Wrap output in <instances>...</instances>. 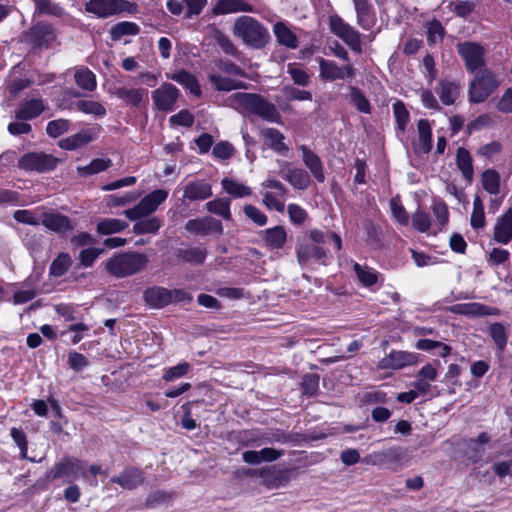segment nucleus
I'll list each match as a JSON object with an SVG mask.
<instances>
[{
	"label": "nucleus",
	"instance_id": "f257e3e1",
	"mask_svg": "<svg viewBox=\"0 0 512 512\" xmlns=\"http://www.w3.org/2000/svg\"><path fill=\"white\" fill-rule=\"evenodd\" d=\"M229 106L242 114H252L276 124L282 123V116L275 104L256 93L237 92L228 98Z\"/></svg>",
	"mask_w": 512,
	"mask_h": 512
},
{
	"label": "nucleus",
	"instance_id": "f03ea898",
	"mask_svg": "<svg viewBox=\"0 0 512 512\" xmlns=\"http://www.w3.org/2000/svg\"><path fill=\"white\" fill-rule=\"evenodd\" d=\"M326 239V233L319 229H312L296 238L295 253L300 267H307L311 262L327 265L329 252L322 246Z\"/></svg>",
	"mask_w": 512,
	"mask_h": 512
},
{
	"label": "nucleus",
	"instance_id": "7ed1b4c3",
	"mask_svg": "<svg viewBox=\"0 0 512 512\" xmlns=\"http://www.w3.org/2000/svg\"><path fill=\"white\" fill-rule=\"evenodd\" d=\"M234 36L253 49H262L270 41L268 29L257 19L251 16L236 18L232 28Z\"/></svg>",
	"mask_w": 512,
	"mask_h": 512
},
{
	"label": "nucleus",
	"instance_id": "20e7f679",
	"mask_svg": "<svg viewBox=\"0 0 512 512\" xmlns=\"http://www.w3.org/2000/svg\"><path fill=\"white\" fill-rule=\"evenodd\" d=\"M147 263L148 258L145 254L124 252L109 258L105 263V269L117 278H124L138 273L145 268Z\"/></svg>",
	"mask_w": 512,
	"mask_h": 512
},
{
	"label": "nucleus",
	"instance_id": "39448f33",
	"mask_svg": "<svg viewBox=\"0 0 512 512\" xmlns=\"http://www.w3.org/2000/svg\"><path fill=\"white\" fill-rule=\"evenodd\" d=\"M79 477H87L86 463L83 460L69 455L62 457L45 474V478L48 482L64 479L65 482L72 483Z\"/></svg>",
	"mask_w": 512,
	"mask_h": 512
},
{
	"label": "nucleus",
	"instance_id": "423d86ee",
	"mask_svg": "<svg viewBox=\"0 0 512 512\" xmlns=\"http://www.w3.org/2000/svg\"><path fill=\"white\" fill-rule=\"evenodd\" d=\"M85 11L99 18H107L122 12L135 14L138 5L127 0H89L85 3Z\"/></svg>",
	"mask_w": 512,
	"mask_h": 512
},
{
	"label": "nucleus",
	"instance_id": "0eeeda50",
	"mask_svg": "<svg viewBox=\"0 0 512 512\" xmlns=\"http://www.w3.org/2000/svg\"><path fill=\"white\" fill-rule=\"evenodd\" d=\"M495 75L487 69L475 72L474 80L469 85V100L472 103L485 101L498 87Z\"/></svg>",
	"mask_w": 512,
	"mask_h": 512
},
{
	"label": "nucleus",
	"instance_id": "6e6552de",
	"mask_svg": "<svg viewBox=\"0 0 512 512\" xmlns=\"http://www.w3.org/2000/svg\"><path fill=\"white\" fill-rule=\"evenodd\" d=\"M56 38V29L52 24L45 21L35 23L23 34L25 43L39 49H48L56 41Z\"/></svg>",
	"mask_w": 512,
	"mask_h": 512
},
{
	"label": "nucleus",
	"instance_id": "1a4fd4ad",
	"mask_svg": "<svg viewBox=\"0 0 512 512\" xmlns=\"http://www.w3.org/2000/svg\"><path fill=\"white\" fill-rule=\"evenodd\" d=\"M168 192L163 189H157L146 195L141 201L131 209H127L123 214L129 220H137L146 217L156 211L158 206L166 200Z\"/></svg>",
	"mask_w": 512,
	"mask_h": 512
},
{
	"label": "nucleus",
	"instance_id": "9d476101",
	"mask_svg": "<svg viewBox=\"0 0 512 512\" xmlns=\"http://www.w3.org/2000/svg\"><path fill=\"white\" fill-rule=\"evenodd\" d=\"M59 159L44 152H29L18 160V167L25 171H36L39 173L52 171L58 164Z\"/></svg>",
	"mask_w": 512,
	"mask_h": 512
},
{
	"label": "nucleus",
	"instance_id": "9b49d317",
	"mask_svg": "<svg viewBox=\"0 0 512 512\" xmlns=\"http://www.w3.org/2000/svg\"><path fill=\"white\" fill-rule=\"evenodd\" d=\"M329 25L332 33L341 38L353 51L362 52L361 34L354 27L345 23L337 14L329 17Z\"/></svg>",
	"mask_w": 512,
	"mask_h": 512
},
{
	"label": "nucleus",
	"instance_id": "f8f14e48",
	"mask_svg": "<svg viewBox=\"0 0 512 512\" xmlns=\"http://www.w3.org/2000/svg\"><path fill=\"white\" fill-rule=\"evenodd\" d=\"M457 51L465 62L466 69L475 73L485 66V50L475 42H463L457 44Z\"/></svg>",
	"mask_w": 512,
	"mask_h": 512
},
{
	"label": "nucleus",
	"instance_id": "ddd939ff",
	"mask_svg": "<svg viewBox=\"0 0 512 512\" xmlns=\"http://www.w3.org/2000/svg\"><path fill=\"white\" fill-rule=\"evenodd\" d=\"M319 77L323 81L333 82L335 80L353 79L356 69L352 64L339 66L332 60L319 58Z\"/></svg>",
	"mask_w": 512,
	"mask_h": 512
},
{
	"label": "nucleus",
	"instance_id": "4468645a",
	"mask_svg": "<svg viewBox=\"0 0 512 512\" xmlns=\"http://www.w3.org/2000/svg\"><path fill=\"white\" fill-rule=\"evenodd\" d=\"M258 475L265 487L268 489H278L286 486L292 479L297 477V468H262L259 470Z\"/></svg>",
	"mask_w": 512,
	"mask_h": 512
},
{
	"label": "nucleus",
	"instance_id": "2eb2a0df",
	"mask_svg": "<svg viewBox=\"0 0 512 512\" xmlns=\"http://www.w3.org/2000/svg\"><path fill=\"white\" fill-rule=\"evenodd\" d=\"M185 230L197 236H207L210 234L220 236L224 232L222 222L211 216L195 218L187 221L185 224Z\"/></svg>",
	"mask_w": 512,
	"mask_h": 512
},
{
	"label": "nucleus",
	"instance_id": "dca6fc26",
	"mask_svg": "<svg viewBox=\"0 0 512 512\" xmlns=\"http://www.w3.org/2000/svg\"><path fill=\"white\" fill-rule=\"evenodd\" d=\"M179 97L178 89L171 83H164L152 92V99L160 111H172Z\"/></svg>",
	"mask_w": 512,
	"mask_h": 512
},
{
	"label": "nucleus",
	"instance_id": "f3484780",
	"mask_svg": "<svg viewBox=\"0 0 512 512\" xmlns=\"http://www.w3.org/2000/svg\"><path fill=\"white\" fill-rule=\"evenodd\" d=\"M407 456V449L393 446L388 449L374 452L366 458V463L374 466H388L401 462Z\"/></svg>",
	"mask_w": 512,
	"mask_h": 512
},
{
	"label": "nucleus",
	"instance_id": "a211bd4d",
	"mask_svg": "<svg viewBox=\"0 0 512 512\" xmlns=\"http://www.w3.org/2000/svg\"><path fill=\"white\" fill-rule=\"evenodd\" d=\"M418 362L417 355L406 351H392L381 359L379 367L382 369H402L406 366L415 365Z\"/></svg>",
	"mask_w": 512,
	"mask_h": 512
},
{
	"label": "nucleus",
	"instance_id": "6ab92c4d",
	"mask_svg": "<svg viewBox=\"0 0 512 512\" xmlns=\"http://www.w3.org/2000/svg\"><path fill=\"white\" fill-rule=\"evenodd\" d=\"M212 196V186L206 180H193L183 187V200L204 201Z\"/></svg>",
	"mask_w": 512,
	"mask_h": 512
},
{
	"label": "nucleus",
	"instance_id": "aec40b11",
	"mask_svg": "<svg viewBox=\"0 0 512 512\" xmlns=\"http://www.w3.org/2000/svg\"><path fill=\"white\" fill-rule=\"evenodd\" d=\"M41 224L59 234H65L74 229V224L67 216L53 212H43Z\"/></svg>",
	"mask_w": 512,
	"mask_h": 512
},
{
	"label": "nucleus",
	"instance_id": "412c9836",
	"mask_svg": "<svg viewBox=\"0 0 512 512\" xmlns=\"http://www.w3.org/2000/svg\"><path fill=\"white\" fill-rule=\"evenodd\" d=\"M450 311L456 314L477 317L488 315L498 316L500 314V310L498 308L490 307L477 302L456 304L450 307Z\"/></svg>",
	"mask_w": 512,
	"mask_h": 512
},
{
	"label": "nucleus",
	"instance_id": "4be33fe9",
	"mask_svg": "<svg viewBox=\"0 0 512 512\" xmlns=\"http://www.w3.org/2000/svg\"><path fill=\"white\" fill-rule=\"evenodd\" d=\"M259 135L264 140V144L272 149L274 152L285 155L289 147L285 143V136L282 132L275 128H262L259 130Z\"/></svg>",
	"mask_w": 512,
	"mask_h": 512
},
{
	"label": "nucleus",
	"instance_id": "5701e85b",
	"mask_svg": "<svg viewBox=\"0 0 512 512\" xmlns=\"http://www.w3.org/2000/svg\"><path fill=\"white\" fill-rule=\"evenodd\" d=\"M143 472L135 467H128L124 469L118 476L110 479L112 483L120 485L127 490H133L144 482Z\"/></svg>",
	"mask_w": 512,
	"mask_h": 512
},
{
	"label": "nucleus",
	"instance_id": "b1692460",
	"mask_svg": "<svg viewBox=\"0 0 512 512\" xmlns=\"http://www.w3.org/2000/svg\"><path fill=\"white\" fill-rule=\"evenodd\" d=\"M238 12H255V9L245 0H218L212 8L214 16Z\"/></svg>",
	"mask_w": 512,
	"mask_h": 512
},
{
	"label": "nucleus",
	"instance_id": "393cba45",
	"mask_svg": "<svg viewBox=\"0 0 512 512\" xmlns=\"http://www.w3.org/2000/svg\"><path fill=\"white\" fill-rule=\"evenodd\" d=\"M143 299L147 306L161 309L170 304L168 289L161 286L148 287L143 292Z\"/></svg>",
	"mask_w": 512,
	"mask_h": 512
},
{
	"label": "nucleus",
	"instance_id": "a878e982",
	"mask_svg": "<svg viewBox=\"0 0 512 512\" xmlns=\"http://www.w3.org/2000/svg\"><path fill=\"white\" fill-rule=\"evenodd\" d=\"M512 239V208H509L496 221L494 227V240L501 244H507Z\"/></svg>",
	"mask_w": 512,
	"mask_h": 512
},
{
	"label": "nucleus",
	"instance_id": "bb28decb",
	"mask_svg": "<svg viewBox=\"0 0 512 512\" xmlns=\"http://www.w3.org/2000/svg\"><path fill=\"white\" fill-rule=\"evenodd\" d=\"M259 235L264 241L265 246L272 250L283 248L287 241L286 230L281 225L263 230Z\"/></svg>",
	"mask_w": 512,
	"mask_h": 512
},
{
	"label": "nucleus",
	"instance_id": "cd10ccee",
	"mask_svg": "<svg viewBox=\"0 0 512 512\" xmlns=\"http://www.w3.org/2000/svg\"><path fill=\"white\" fill-rule=\"evenodd\" d=\"M299 150L302 152V160L304 164L310 170L314 178L318 182H324L325 175L323 172V164L319 156L305 145H301Z\"/></svg>",
	"mask_w": 512,
	"mask_h": 512
},
{
	"label": "nucleus",
	"instance_id": "c85d7f7f",
	"mask_svg": "<svg viewBox=\"0 0 512 512\" xmlns=\"http://www.w3.org/2000/svg\"><path fill=\"white\" fill-rule=\"evenodd\" d=\"M208 79L213 85L215 90L229 92L235 89H246V83L232 79L230 77L222 76L219 73L211 72L208 74Z\"/></svg>",
	"mask_w": 512,
	"mask_h": 512
},
{
	"label": "nucleus",
	"instance_id": "c756f323",
	"mask_svg": "<svg viewBox=\"0 0 512 512\" xmlns=\"http://www.w3.org/2000/svg\"><path fill=\"white\" fill-rule=\"evenodd\" d=\"M45 110V106L41 99H31L22 104L15 112L17 120L26 121L38 117Z\"/></svg>",
	"mask_w": 512,
	"mask_h": 512
},
{
	"label": "nucleus",
	"instance_id": "7c9ffc66",
	"mask_svg": "<svg viewBox=\"0 0 512 512\" xmlns=\"http://www.w3.org/2000/svg\"><path fill=\"white\" fill-rule=\"evenodd\" d=\"M418 129V143L416 151L420 153H428L432 149V133L429 121L420 119L417 124Z\"/></svg>",
	"mask_w": 512,
	"mask_h": 512
},
{
	"label": "nucleus",
	"instance_id": "2f4dec72",
	"mask_svg": "<svg viewBox=\"0 0 512 512\" xmlns=\"http://www.w3.org/2000/svg\"><path fill=\"white\" fill-rule=\"evenodd\" d=\"M283 177L287 180L295 189L306 190L311 182L308 173L300 168H293L281 171Z\"/></svg>",
	"mask_w": 512,
	"mask_h": 512
},
{
	"label": "nucleus",
	"instance_id": "473e14b6",
	"mask_svg": "<svg viewBox=\"0 0 512 512\" xmlns=\"http://www.w3.org/2000/svg\"><path fill=\"white\" fill-rule=\"evenodd\" d=\"M231 199L228 197L215 198L205 204V209L211 214L222 217L226 221L232 220L230 211Z\"/></svg>",
	"mask_w": 512,
	"mask_h": 512
},
{
	"label": "nucleus",
	"instance_id": "72a5a7b5",
	"mask_svg": "<svg viewBox=\"0 0 512 512\" xmlns=\"http://www.w3.org/2000/svg\"><path fill=\"white\" fill-rule=\"evenodd\" d=\"M436 92L444 105H452L460 94L459 85L451 81H441L436 88Z\"/></svg>",
	"mask_w": 512,
	"mask_h": 512
},
{
	"label": "nucleus",
	"instance_id": "f704fd0d",
	"mask_svg": "<svg viewBox=\"0 0 512 512\" xmlns=\"http://www.w3.org/2000/svg\"><path fill=\"white\" fill-rule=\"evenodd\" d=\"M472 162L469 151L464 147H459L456 151V165L468 183L472 182L474 175Z\"/></svg>",
	"mask_w": 512,
	"mask_h": 512
},
{
	"label": "nucleus",
	"instance_id": "c9c22d12",
	"mask_svg": "<svg viewBox=\"0 0 512 512\" xmlns=\"http://www.w3.org/2000/svg\"><path fill=\"white\" fill-rule=\"evenodd\" d=\"M273 32L277 41L288 48L295 49L298 47L297 36L283 22H277L273 27Z\"/></svg>",
	"mask_w": 512,
	"mask_h": 512
},
{
	"label": "nucleus",
	"instance_id": "e433bc0d",
	"mask_svg": "<svg viewBox=\"0 0 512 512\" xmlns=\"http://www.w3.org/2000/svg\"><path fill=\"white\" fill-rule=\"evenodd\" d=\"M354 8L357 16V24L363 29H369L372 21V5L368 0H353Z\"/></svg>",
	"mask_w": 512,
	"mask_h": 512
},
{
	"label": "nucleus",
	"instance_id": "4c0bfd02",
	"mask_svg": "<svg viewBox=\"0 0 512 512\" xmlns=\"http://www.w3.org/2000/svg\"><path fill=\"white\" fill-rule=\"evenodd\" d=\"M33 3L35 13L38 15H49L57 18H62L65 15L64 8L53 0H33Z\"/></svg>",
	"mask_w": 512,
	"mask_h": 512
},
{
	"label": "nucleus",
	"instance_id": "58836bf2",
	"mask_svg": "<svg viewBox=\"0 0 512 512\" xmlns=\"http://www.w3.org/2000/svg\"><path fill=\"white\" fill-rule=\"evenodd\" d=\"M92 140L93 137L88 133V131H80L74 135L60 140L58 145L62 149L71 151L88 144Z\"/></svg>",
	"mask_w": 512,
	"mask_h": 512
},
{
	"label": "nucleus",
	"instance_id": "ea45409f",
	"mask_svg": "<svg viewBox=\"0 0 512 512\" xmlns=\"http://www.w3.org/2000/svg\"><path fill=\"white\" fill-rule=\"evenodd\" d=\"M171 79L187 88L191 94L195 96L201 95L200 85L194 75L191 73L181 70L172 74Z\"/></svg>",
	"mask_w": 512,
	"mask_h": 512
},
{
	"label": "nucleus",
	"instance_id": "a19ab883",
	"mask_svg": "<svg viewBox=\"0 0 512 512\" xmlns=\"http://www.w3.org/2000/svg\"><path fill=\"white\" fill-rule=\"evenodd\" d=\"M175 256L179 260L199 265L204 262L207 252L200 247L181 248L176 251Z\"/></svg>",
	"mask_w": 512,
	"mask_h": 512
},
{
	"label": "nucleus",
	"instance_id": "79ce46f5",
	"mask_svg": "<svg viewBox=\"0 0 512 512\" xmlns=\"http://www.w3.org/2000/svg\"><path fill=\"white\" fill-rule=\"evenodd\" d=\"M129 224L116 218H104L97 223V232L102 235H110L125 230Z\"/></svg>",
	"mask_w": 512,
	"mask_h": 512
},
{
	"label": "nucleus",
	"instance_id": "37998d69",
	"mask_svg": "<svg viewBox=\"0 0 512 512\" xmlns=\"http://www.w3.org/2000/svg\"><path fill=\"white\" fill-rule=\"evenodd\" d=\"M211 37L216 41L218 46L223 50V52L227 55H231L234 57H239L240 52L236 48V46L232 43L228 36H226L220 29L217 27L211 28Z\"/></svg>",
	"mask_w": 512,
	"mask_h": 512
},
{
	"label": "nucleus",
	"instance_id": "c03bdc74",
	"mask_svg": "<svg viewBox=\"0 0 512 512\" xmlns=\"http://www.w3.org/2000/svg\"><path fill=\"white\" fill-rule=\"evenodd\" d=\"M221 185L227 194L235 198H242L250 196L252 194L250 187L242 183H239L231 178H223L221 180Z\"/></svg>",
	"mask_w": 512,
	"mask_h": 512
},
{
	"label": "nucleus",
	"instance_id": "a18cd8bd",
	"mask_svg": "<svg viewBox=\"0 0 512 512\" xmlns=\"http://www.w3.org/2000/svg\"><path fill=\"white\" fill-rule=\"evenodd\" d=\"M348 89L349 100L353 106L361 113L370 114L371 104L364 93L356 86H349Z\"/></svg>",
	"mask_w": 512,
	"mask_h": 512
},
{
	"label": "nucleus",
	"instance_id": "49530a36",
	"mask_svg": "<svg viewBox=\"0 0 512 512\" xmlns=\"http://www.w3.org/2000/svg\"><path fill=\"white\" fill-rule=\"evenodd\" d=\"M72 265V259L66 252L59 253L58 256L52 261L49 272L51 276H63Z\"/></svg>",
	"mask_w": 512,
	"mask_h": 512
},
{
	"label": "nucleus",
	"instance_id": "de8ad7c7",
	"mask_svg": "<svg viewBox=\"0 0 512 512\" xmlns=\"http://www.w3.org/2000/svg\"><path fill=\"white\" fill-rule=\"evenodd\" d=\"M140 32V28L133 22L123 21L115 24L111 30L110 35L113 41H119L123 36L126 35H137Z\"/></svg>",
	"mask_w": 512,
	"mask_h": 512
},
{
	"label": "nucleus",
	"instance_id": "09e8293b",
	"mask_svg": "<svg viewBox=\"0 0 512 512\" xmlns=\"http://www.w3.org/2000/svg\"><path fill=\"white\" fill-rule=\"evenodd\" d=\"M482 186L489 194L497 195L500 192V175L494 169H487L482 173Z\"/></svg>",
	"mask_w": 512,
	"mask_h": 512
},
{
	"label": "nucleus",
	"instance_id": "8fccbe9b",
	"mask_svg": "<svg viewBox=\"0 0 512 512\" xmlns=\"http://www.w3.org/2000/svg\"><path fill=\"white\" fill-rule=\"evenodd\" d=\"M135 221L133 231L136 234L156 233L161 227V221L157 217H142Z\"/></svg>",
	"mask_w": 512,
	"mask_h": 512
},
{
	"label": "nucleus",
	"instance_id": "3c124183",
	"mask_svg": "<svg viewBox=\"0 0 512 512\" xmlns=\"http://www.w3.org/2000/svg\"><path fill=\"white\" fill-rule=\"evenodd\" d=\"M145 91L140 89H127L124 87L117 88L115 95L132 106H139L142 102Z\"/></svg>",
	"mask_w": 512,
	"mask_h": 512
},
{
	"label": "nucleus",
	"instance_id": "603ef678",
	"mask_svg": "<svg viewBox=\"0 0 512 512\" xmlns=\"http://www.w3.org/2000/svg\"><path fill=\"white\" fill-rule=\"evenodd\" d=\"M489 335L493 339L494 343L497 346V350L499 352H503L507 345V333L505 331V327L503 324L496 322L489 326L488 328Z\"/></svg>",
	"mask_w": 512,
	"mask_h": 512
},
{
	"label": "nucleus",
	"instance_id": "864d4df0",
	"mask_svg": "<svg viewBox=\"0 0 512 512\" xmlns=\"http://www.w3.org/2000/svg\"><path fill=\"white\" fill-rule=\"evenodd\" d=\"M463 444L466 447L464 456L473 464L480 462L485 454L483 447L479 446L474 438L463 440Z\"/></svg>",
	"mask_w": 512,
	"mask_h": 512
},
{
	"label": "nucleus",
	"instance_id": "5fc2aeb1",
	"mask_svg": "<svg viewBox=\"0 0 512 512\" xmlns=\"http://www.w3.org/2000/svg\"><path fill=\"white\" fill-rule=\"evenodd\" d=\"M75 81L79 87L87 91H93L96 87L95 75L87 68L76 71Z\"/></svg>",
	"mask_w": 512,
	"mask_h": 512
},
{
	"label": "nucleus",
	"instance_id": "6e6d98bb",
	"mask_svg": "<svg viewBox=\"0 0 512 512\" xmlns=\"http://www.w3.org/2000/svg\"><path fill=\"white\" fill-rule=\"evenodd\" d=\"M353 268L357 275L358 280L360 281V283L362 285H364L366 287H370L377 282V280H378L377 273L374 272L371 268H369L367 266H361L358 263H355Z\"/></svg>",
	"mask_w": 512,
	"mask_h": 512
},
{
	"label": "nucleus",
	"instance_id": "4d7b16f0",
	"mask_svg": "<svg viewBox=\"0 0 512 512\" xmlns=\"http://www.w3.org/2000/svg\"><path fill=\"white\" fill-rule=\"evenodd\" d=\"M416 348L423 351H430L434 349H441V352H438L437 355L440 357H446L450 351L451 347L440 342V341H434L430 339H420L416 343Z\"/></svg>",
	"mask_w": 512,
	"mask_h": 512
},
{
	"label": "nucleus",
	"instance_id": "13d9d810",
	"mask_svg": "<svg viewBox=\"0 0 512 512\" xmlns=\"http://www.w3.org/2000/svg\"><path fill=\"white\" fill-rule=\"evenodd\" d=\"M112 165V161L110 159H102L97 158L93 159L89 165L85 167L78 168L79 172L83 176H89L93 174L100 173L106 169H108Z\"/></svg>",
	"mask_w": 512,
	"mask_h": 512
},
{
	"label": "nucleus",
	"instance_id": "bf43d9fd",
	"mask_svg": "<svg viewBox=\"0 0 512 512\" xmlns=\"http://www.w3.org/2000/svg\"><path fill=\"white\" fill-rule=\"evenodd\" d=\"M393 112H394V116L396 119L398 129L401 130L402 132H404L406 129V125L408 124L409 119H410L409 112L406 109L405 104L402 101L397 100L393 104Z\"/></svg>",
	"mask_w": 512,
	"mask_h": 512
},
{
	"label": "nucleus",
	"instance_id": "052dcab7",
	"mask_svg": "<svg viewBox=\"0 0 512 512\" xmlns=\"http://www.w3.org/2000/svg\"><path fill=\"white\" fill-rule=\"evenodd\" d=\"M444 33V27L439 20L433 19L427 24V40L429 44L433 45L442 41Z\"/></svg>",
	"mask_w": 512,
	"mask_h": 512
},
{
	"label": "nucleus",
	"instance_id": "680f3d73",
	"mask_svg": "<svg viewBox=\"0 0 512 512\" xmlns=\"http://www.w3.org/2000/svg\"><path fill=\"white\" fill-rule=\"evenodd\" d=\"M103 248H85L78 256L79 265L82 267H91L95 260L104 252Z\"/></svg>",
	"mask_w": 512,
	"mask_h": 512
},
{
	"label": "nucleus",
	"instance_id": "e2e57ef3",
	"mask_svg": "<svg viewBox=\"0 0 512 512\" xmlns=\"http://www.w3.org/2000/svg\"><path fill=\"white\" fill-rule=\"evenodd\" d=\"M70 128V121L67 119H57L48 122L46 133L52 137L57 138L66 133Z\"/></svg>",
	"mask_w": 512,
	"mask_h": 512
},
{
	"label": "nucleus",
	"instance_id": "0e129e2a",
	"mask_svg": "<svg viewBox=\"0 0 512 512\" xmlns=\"http://www.w3.org/2000/svg\"><path fill=\"white\" fill-rule=\"evenodd\" d=\"M172 498V492H167L164 490H155L148 494L145 505L148 508H154L160 504L170 501Z\"/></svg>",
	"mask_w": 512,
	"mask_h": 512
},
{
	"label": "nucleus",
	"instance_id": "69168bd1",
	"mask_svg": "<svg viewBox=\"0 0 512 512\" xmlns=\"http://www.w3.org/2000/svg\"><path fill=\"white\" fill-rule=\"evenodd\" d=\"M77 108L83 113L95 116L102 117L106 114L104 106L96 101L80 100L77 102Z\"/></svg>",
	"mask_w": 512,
	"mask_h": 512
},
{
	"label": "nucleus",
	"instance_id": "338daca9",
	"mask_svg": "<svg viewBox=\"0 0 512 512\" xmlns=\"http://www.w3.org/2000/svg\"><path fill=\"white\" fill-rule=\"evenodd\" d=\"M214 66L224 74L246 77V72L240 66L231 61L219 59L214 61Z\"/></svg>",
	"mask_w": 512,
	"mask_h": 512
},
{
	"label": "nucleus",
	"instance_id": "774afa93",
	"mask_svg": "<svg viewBox=\"0 0 512 512\" xmlns=\"http://www.w3.org/2000/svg\"><path fill=\"white\" fill-rule=\"evenodd\" d=\"M320 377L316 373H310L303 376L302 390L305 395H315L318 391Z\"/></svg>",
	"mask_w": 512,
	"mask_h": 512
}]
</instances>
